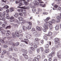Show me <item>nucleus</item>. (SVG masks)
<instances>
[{"label":"nucleus","mask_w":61,"mask_h":61,"mask_svg":"<svg viewBox=\"0 0 61 61\" xmlns=\"http://www.w3.org/2000/svg\"><path fill=\"white\" fill-rule=\"evenodd\" d=\"M15 34L17 37H19V35H18V31L16 30L15 32Z\"/></svg>","instance_id":"2eb2a0df"},{"label":"nucleus","mask_w":61,"mask_h":61,"mask_svg":"<svg viewBox=\"0 0 61 61\" xmlns=\"http://www.w3.org/2000/svg\"><path fill=\"white\" fill-rule=\"evenodd\" d=\"M58 10L59 11H61V8L60 7H59L58 8Z\"/></svg>","instance_id":"338daca9"},{"label":"nucleus","mask_w":61,"mask_h":61,"mask_svg":"<svg viewBox=\"0 0 61 61\" xmlns=\"http://www.w3.org/2000/svg\"><path fill=\"white\" fill-rule=\"evenodd\" d=\"M6 52H7V51L5 50H4V51H3L2 52V54H5L6 53Z\"/></svg>","instance_id":"72a5a7b5"},{"label":"nucleus","mask_w":61,"mask_h":61,"mask_svg":"<svg viewBox=\"0 0 61 61\" xmlns=\"http://www.w3.org/2000/svg\"><path fill=\"white\" fill-rule=\"evenodd\" d=\"M22 51V52H25L24 53V54H27V51H26L25 50L23 49Z\"/></svg>","instance_id":"a211bd4d"},{"label":"nucleus","mask_w":61,"mask_h":61,"mask_svg":"<svg viewBox=\"0 0 61 61\" xmlns=\"http://www.w3.org/2000/svg\"><path fill=\"white\" fill-rule=\"evenodd\" d=\"M22 13H24V12H26V9H24L23 10L22 9Z\"/></svg>","instance_id":"de8ad7c7"},{"label":"nucleus","mask_w":61,"mask_h":61,"mask_svg":"<svg viewBox=\"0 0 61 61\" xmlns=\"http://www.w3.org/2000/svg\"><path fill=\"white\" fill-rule=\"evenodd\" d=\"M18 19L20 21H23V18L21 17H18Z\"/></svg>","instance_id":"412c9836"},{"label":"nucleus","mask_w":61,"mask_h":61,"mask_svg":"<svg viewBox=\"0 0 61 61\" xmlns=\"http://www.w3.org/2000/svg\"><path fill=\"white\" fill-rule=\"evenodd\" d=\"M49 51V49H47L45 50V52L46 53H47Z\"/></svg>","instance_id":"6ab92c4d"},{"label":"nucleus","mask_w":61,"mask_h":61,"mask_svg":"<svg viewBox=\"0 0 61 61\" xmlns=\"http://www.w3.org/2000/svg\"><path fill=\"white\" fill-rule=\"evenodd\" d=\"M5 42L6 43V44L8 45V44H11V45H12L13 46H15V44L14 43H11V42H9L8 41H6Z\"/></svg>","instance_id":"1a4fd4ad"},{"label":"nucleus","mask_w":61,"mask_h":61,"mask_svg":"<svg viewBox=\"0 0 61 61\" xmlns=\"http://www.w3.org/2000/svg\"><path fill=\"white\" fill-rule=\"evenodd\" d=\"M31 37V36L29 34L28 35L26 36V38L28 39H30Z\"/></svg>","instance_id":"dca6fc26"},{"label":"nucleus","mask_w":61,"mask_h":61,"mask_svg":"<svg viewBox=\"0 0 61 61\" xmlns=\"http://www.w3.org/2000/svg\"><path fill=\"white\" fill-rule=\"evenodd\" d=\"M49 57H51L52 58V57H53V56L52 55V54H49Z\"/></svg>","instance_id":"79ce46f5"},{"label":"nucleus","mask_w":61,"mask_h":61,"mask_svg":"<svg viewBox=\"0 0 61 61\" xmlns=\"http://www.w3.org/2000/svg\"><path fill=\"white\" fill-rule=\"evenodd\" d=\"M24 40L25 41V43L26 44H28V43L27 42H29V41L27 39H24Z\"/></svg>","instance_id":"4be33fe9"},{"label":"nucleus","mask_w":61,"mask_h":61,"mask_svg":"<svg viewBox=\"0 0 61 61\" xmlns=\"http://www.w3.org/2000/svg\"><path fill=\"white\" fill-rule=\"evenodd\" d=\"M5 12H3V13H2L0 12V20H3L5 21Z\"/></svg>","instance_id":"f257e3e1"},{"label":"nucleus","mask_w":61,"mask_h":61,"mask_svg":"<svg viewBox=\"0 0 61 61\" xmlns=\"http://www.w3.org/2000/svg\"><path fill=\"white\" fill-rule=\"evenodd\" d=\"M32 10L34 12L36 11V9L35 8H33L32 9Z\"/></svg>","instance_id":"e433bc0d"},{"label":"nucleus","mask_w":61,"mask_h":61,"mask_svg":"<svg viewBox=\"0 0 61 61\" xmlns=\"http://www.w3.org/2000/svg\"><path fill=\"white\" fill-rule=\"evenodd\" d=\"M20 1H21V2H23V3H26H26L25 2V0H20Z\"/></svg>","instance_id":"4d7b16f0"},{"label":"nucleus","mask_w":61,"mask_h":61,"mask_svg":"<svg viewBox=\"0 0 61 61\" xmlns=\"http://www.w3.org/2000/svg\"><path fill=\"white\" fill-rule=\"evenodd\" d=\"M30 48L32 50V51H34L35 49L33 47H30Z\"/></svg>","instance_id":"a19ab883"},{"label":"nucleus","mask_w":61,"mask_h":61,"mask_svg":"<svg viewBox=\"0 0 61 61\" xmlns=\"http://www.w3.org/2000/svg\"><path fill=\"white\" fill-rule=\"evenodd\" d=\"M12 36L13 38H15V34H12Z\"/></svg>","instance_id":"6e6d98bb"},{"label":"nucleus","mask_w":61,"mask_h":61,"mask_svg":"<svg viewBox=\"0 0 61 61\" xmlns=\"http://www.w3.org/2000/svg\"><path fill=\"white\" fill-rule=\"evenodd\" d=\"M19 45V42H17L16 43V44H15V45H16V46H18V45Z\"/></svg>","instance_id":"680f3d73"},{"label":"nucleus","mask_w":61,"mask_h":61,"mask_svg":"<svg viewBox=\"0 0 61 61\" xmlns=\"http://www.w3.org/2000/svg\"><path fill=\"white\" fill-rule=\"evenodd\" d=\"M22 23V24H24V22H21V21H19L18 22V23L19 24H20V23Z\"/></svg>","instance_id":"c03bdc74"},{"label":"nucleus","mask_w":61,"mask_h":61,"mask_svg":"<svg viewBox=\"0 0 61 61\" xmlns=\"http://www.w3.org/2000/svg\"><path fill=\"white\" fill-rule=\"evenodd\" d=\"M6 32V30H3V32H2V34H4Z\"/></svg>","instance_id":"603ef678"},{"label":"nucleus","mask_w":61,"mask_h":61,"mask_svg":"<svg viewBox=\"0 0 61 61\" xmlns=\"http://www.w3.org/2000/svg\"><path fill=\"white\" fill-rule=\"evenodd\" d=\"M61 0H56V1L57 2L58 4H59L60 3V1Z\"/></svg>","instance_id":"49530a36"},{"label":"nucleus","mask_w":61,"mask_h":61,"mask_svg":"<svg viewBox=\"0 0 61 61\" xmlns=\"http://www.w3.org/2000/svg\"><path fill=\"white\" fill-rule=\"evenodd\" d=\"M26 54L23 53V55L24 56L25 58V59H27L28 58V56H27V55Z\"/></svg>","instance_id":"4468645a"},{"label":"nucleus","mask_w":61,"mask_h":61,"mask_svg":"<svg viewBox=\"0 0 61 61\" xmlns=\"http://www.w3.org/2000/svg\"><path fill=\"white\" fill-rule=\"evenodd\" d=\"M0 41L2 43H5V41L4 40H3L1 39H0Z\"/></svg>","instance_id":"473e14b6"},{"label":"nucleus","mask_w":61,"mask_h":61,"mask_svg":"<svg viewBox=\"0 0 61 61\" xmlns=\"http://www.w3.org/2000/svg\"><path fill=\"white\" fill-rule=\"evenodd\" d=\"M57 55L59 59H61V55H60V53H59V52H57Z\"/></svg>","instance_id":"ddd939ff"},{"label":"nucleus","mask_w":61,"mask_h":61,"mask_svg":"<svg viewBox=\"0 0 61 61\" xmlns=\"http://www.w3.org/2000/svg\"><path fill=\"white\" fill-rule=\"evenodd\" d=\"M23 29L24 30V31H25V30H26V28L27 27H26L25 26H23Z\"/></svg>","instance_id":"bb28decb"},{"label":"nucleus","mask_w":61,"mask_h":61,"mask_svg":"<svg viewBox=\"0 0 61 61\" xmlns=\"http://www.w3.org/2000/svg\"><path fill=\"white\" fill-rule=\"evenodd\" d=\"M30 45L31 46H34V48H36L37 47V46L35 43H31L30 44Z\"/></svg>","instance_id":"39448f33"},{"label":"nucleus","mask_w":61,"mask_h":61,"mask_svg":"<svg viewBox=\"0 0 61 61\" xmlns=\"http://www.w3.org/2000/svg\"><path fill=\"white\" fill-rule=\"evenodd\" d=\"M10 10L11 12H13L14 11V8L13 7H11L10 8Z\"/></svg>","instance_id":"aec40b11"},{"label":"nucleus","mask_w":61,"mask_h":61,"mask_svg":"<svg viewBox=\"0 0 61 61\" xmlns=\"http://www.w3.org/2000/svg\"><path fill=\"white\" fill-rule=\"evenodd\" d=\"M59 26L58 25H57L55 27V29L56 30H58V29H59Z\"/></svg>","instance_id":"5701e85b"},{"label":"nucleus","mask_w":61,"mask_h":61,"mask_svg":"<svg viewBox=\"0 0 61 61\" xmlns=\"http://www.w3.org/2000/svg\"><path fill=\"white\" fill-rule=\"evenodd\" d=\"M51 50L53 51H55L56 50V48L55 47H53L52 48Z\"/></svg>","instance_id":"2f4dec72"},{"label":"nucleus","mask_w":61,"mask_h":61,"mask_svg":"<svg viewBox=\"0 0 61 61\" xmlns=\"http://www.w3.org/2000/svg\"><path fill=\"white\" fill-rule=\"evenodd\" d=\"M9 51H12L13 50V48H10L9 49Z\"/></svg>","instance_id":"3c124183"},{"label":"nucleus","mask_w":61,"mask_h":61,"mask_svg":"<svg viewBox=\"0 0 61 61\" xmlns=\"http://www.w3.org/2000/svg\"><path fill=\"white\" fill-rule=\"evenodd\" d=\"M52 33L51 32H49L48 34H47V36H52Z\"/></svg>","instance_id":"cd10ccee"},{"label":"nucleus","mask_w":61,"mask_h":61,"mask_svg":"<svg viewBox=\"0 0 61 61\" xmlns=\"http://www.w3.org/2000/svg\"><path fill=\"white\" fill-rule=\"evenodd\" d=\"M33 4L31 6V7L32 8L34 7V6H36V5H38L39 4V3L37 2V1L35 0L33 2Z\"/></svg>","instance_id":"7ed1b4c3"},{"label":"nucleus","mask_w":61,"mask_h":61,"mask_svg":"<svg viewBox=\"0 0 61 61\" xmlns=\"http://www.w3.org/2000/svg\"><path fill=\"white\" fill-rule=\"evenodd\" d=\"M39 49L40 50L41 52H43L44 51V48H43L41 47H40L39 48Z\"/></svg>","instance_id":"a878e982"},{"label":"nucleus","mask_w":61,"mask_h":61,"mask_svg":"<svg viewBox=\"0 0 61 61\" xmlns=\"http://www.w3.org/2000/svg\"><path fill=\"white\" fill-rule=\"evenodd\" d=\"M35 39L36 41H39L40 40L39 39L37 38H36Z\"/></svg>","instance_id":"864d4df0"},{"label":"nucleus","mask_w":61,"mask_h":61,"mask_svg":"<svg viewBox=\"0 0 61 61\" xmlns=\"http://www.w3.org/2000/svg\"><path fill=\"white\" fill-rule=\"evenodd\" d=\"M46 57V56H45V55H42L41 56V58L42 59H44V58H45Z\"/></svg>","instance_id":"ea45409f"},{"label":"nucleus","mask_w":61,"mask_h":61,"mask_svg":"<svg viewBox=\"0 0 61 61\" xmlns=\"http://www.w3.org/2000/svg\"><path fill=\"white\" fill-rule=\"evenodd\" d=\"M7 0H1V1L2 2H4V3H6V2H7Z\"/></svg>","instance_id":"37998d69"},{"label":"nucleus","mask_w":61,"mask_h":61,"mask_svg":"<svg viewBox=\"0 0 61 61\" xmlns=\"http://www.w3.org/2000/svg\"><path fill=\"white\" fill-rule=\"evenodd\" d=\"M10 22H14V17L13 16H11L10 18Z\"/></svg>","instance_id":"9b49d317"},{"label":"nucleus","mask_w":61,"mask_h":61,"mask_svg":"<svg viewBox=\"0 0 61 61\" xmlns=\"http://www.w3.org/2000/svg\"><path fill=\"white\" fill-rule=\"evenodd\" d=\"M6 32H7L8 33H7L6 34V35L7 36H9V35H10L11 34V33L10 32V31L9 30H6Z\"/></svg>","instance_id":"0eeeda50"},{"label":"nucleus","mask_w":61,"mask_h":61,"mask_svg":"<svg viewBox=\"0 0 61 61\" xmlns=\"http://www.w3.org/2000/svg\"><path fill=\"white\" fill-rule=\"evenodd\" d=\"M19 15L20 16H23V13H19Z\"/></svg>","instance_id":"774afa93"},{"label":"nucleus","mask_w":61,"mask_h":61,"mask_svg":"<svg viewBox=\"0 0 61 61\" xmlns=\"http://www.w3.org/2000/svg\"><path fill=\"white\" fill-rule=\"evenodd\" d=\"M6 11L7 13H9V12H10V10H9L8 9L6 10Z\"/></svg>","instance_id":"09e8293b"},{"label":"nucleus","mask_w":61,"mask_h":61,"mask_svg":"<svg viewBox=\"0 0 61 61\" xmlns=\"http://www.w3.org/2000/svg\"><path fill=\"white\" fill-rule=\"evenodd\" d=\"M19 4V6H22V5H23L22 4V2H21V1H20Z\"/></svg>","instance_id":"c9c22d12"},{"label":"nucleus","mask_w":61,"mask_h":61,"mask_svg":"<svg viewBox=\"0 0 61 61\" xmlns=\"http://www.w3.org/2000/svg\"><path fill=\"white\" fill-rule=\"evenodd\" d=\"M7 25V24L6 22H4V24L2 25V26L3 28H5L6 27V25Z\"/></svg>","instance_id":"6e6552de"},{"label":"nucleus","mask_w":61,"mask_h":61,"mask_svg":"<svg viewBox=\"0 0 61 61\" xmlns=\"http://www.w3.org/2000/svg\"><path fill=\"white\" fill-rule=\"evenodd\" d=\"M51 22L53 23H56V21L54 19H53L51 20Z\"/></svg>","instance_id":"f704fd0d"},{"label":"nucleus","mask_w":61,"mask_h":61,"mask_svg":"<svg viewBox=\"0 0 61 61\" xmlns=\"http://www.w3.org/2000/svg\"><path fill=\"white\" fill-rule=\"evenodd\" d=\"M36 28L38 30H39V31H40L41 30V29H40V27L38 26H37L36 27Z\"/></svg>","instance_id":"c756f323"},{"label":"nucleus","mask_w":61,"mask_h":61,"mask_svg":"<svg viewBox=\"0 0 61 61\" xmlns=\"http://www.w3.org/2000/svg\"><path fill=\"white\" fill-rule=\"evenodd\" d=\"M45 46L46 48H48L49 47V45L48 44H46L45 45Z\"/></svg>","instance_id":"8fccbe9b"},{"label":"nucleus","mask_w":61,"mask_h":61,"mask_svg":"<svg viewBox=\"0 0 61 61\" xmlns=\"http://www.w3.org/2000/svg\"><path fill=\"white\" fill-rule=\"evenodd\" d=\"M59 41H58V39L57 38H55V42L56 44H57V43H59Z\"/></svg>","instance_id":"f8f14e48"},{"label":"nucleus","mask_w":61,"mask_h":61,"mask_svg":"<svg viewBox=\"0 0 61 61\" xmlns=\"http://www.w3.org/2000/svg\"><path fill=\"white\" fill-rule=\"evenodd\" d=\"M37 58L38 59H40L41 58V57L40 55H38L37 56Z\"/></svg>","instance_id":"bf43d9fd"},{"label":"nucleus","mask_w":61,"mask_h":61,"mask_svg":"<svg viewBox=\"0 0 61 61\" xmlns=\"http://www.w3.org/2000/svg\"><path fill=\"white\" fill-rule=\"evenodd\" d=\"M13 56H17V55L15 53H13Z\"/></svg>","instance_id":"5fc2aeb1"},{"label":"nucleus","mask_w":61,"mask_h":61,"mask_svg":"<svg viewBox=\"0 0 61 61\" xmlns=\"http://www.w3.org/2000/svg\"><path fill=\"white\" fill-rule=\"evenodd\" d=\"M3 47H4V48H7V47H8V46L6 45H4L3 46Z\"/></svg>","instance_id":"a18cd8bd"},{"label":"nucleus","mask_w":61,"mask_h":61,"mask_svg":"<svg viewBox=\"0 0 61 61\" xmlns=\"http://www.w3.org/2000/svg\"><path fill=\"white\" fill-rule=\"evenodd\" d=\"M18 11H19V12H23L22 9L20 8L18 10Z\"/></svg>","instance_id":"7c9ffc66"},{"label":"nucleus","mask_w":61,"mask_h":61,"mask_svg":"<svg viewBox=\"0 0 61 61\" xmlns=\"http://www.w3.org/2000/svg\"><path fill=\"white\" fill-rule=\"evenodd\" d=\"M18 13H15V14L14 15V16L15 17H16L17 18L18 17Z\"/></svg>","instance_id":"b1692460"},{"label":"nucleus","mask_w":61,"mask_h":61,"mask_svg":"<svg viewBox=\"0 0 61 61\" xmlns=\"http://www.w3.org/2000/svg\"><path fill=\"white\" fill-rule=\"evenodd\" d=\"M35 59L36 61H38V59L36 57L35 58Z\"/></svg>","instance_id":"13d9d810"},{"label":"nucleus","mask_w":61,"mask_h":61,"mask_svg":"<svg viewBox=\"0 0 61 61\" xmlns=\"http://www.w3.org/2000/svg\"><path fill=\"white\" fill-rule=\"evenodd\" d=\"M6 19H10V17L9 16H6Z\"/></svg>","instance_id":"69168bd1"},{"label":"nucleus","mask_w":61,"mask_h":61,"mask_svg":"<svg viewBox=\"0 0 61 61\" xmlns=\"http://www.w3.org/2000/svg\"><path fill=\"white\" fill-rule=\"evenodd\" d=\"M31 25H30L28 27H27V29L30 30L31 29Z\"/></svg>","instance_id":"393cba45"},{"label":"nucleus","mask_w":61,"mask_h":61,"mask_svg":"<svg viewBox=\"0 0 61 61\" xmlns=\"http://www.w3.org/2000/svg\"><path fill=\"white\" fill-rule=\"evenodd\" d=\"M35 43V44H36V45H40V43H39L38 41H36V42Z\"/></svg>","instance_id":"c85d7f7f"},{"label":"nucleus","mask_w":61,"mask_h":61,"mask_svg":"<svg viewBox=\"0 0 61 61\" xmlns=\"http://www.w3.org/2000/svg\"><path fill=\"white\" fill-rule=\"evenodd\" d=\"M20 0H16V1H15V2L16 4H19V2H20Z\"/></svg>","instance_id":"58836bf2"},{"label":"nucleus","mask_w":61,"mask_h":61,"mask_svg":"<svg viewBox=\"0 0 61 61\" xmlns=\"http://www.w3.org/2000/svg\"><path fill=\"white\" fill-rule=\"evenodd\" d=\"M25 8H26V9L28 10L29 9H30V8L28 6L26 7Z\"/></svg>","instance_id":"0e129e2a"},{"label":"nucleus","mask_w":61,"mask_h":61,"mask_svg":"<svg viewBox=\"0 0 61 61\" xmlns=\"http://www.w3.org/2000/svg\"><path fill=\"white\" fill-rule=\"evenodd\" d=\"M4 54H3V53H2V54H1V57L2 58H3V57H4Z\"/></svg>","instance_id":"e2e57ef3"},{"label":"nucleus","mask_w":61,"mask_h":61,"mask_svg":"<svg viewBox=\"0 0 61 61\" xmlns=\"http://www.w3.org/2000/svg\"><path fill=\"white\" fill-rule=\"evenodd\" d=\"M56 18L58 19H61V16H57Z\"/></svg>","instance_id":"4c0bfd02"},{"label":"nucleus","mask_w":61,"mask_h":61,"mask_svg":"<svg viewBox=\"0 0 61 61\" xmlns=\"http://www.w3.org/2000/svg\"><path fill=\"white\" fill-rule=\"evenodd\" d=\"M50 17H48L46 19H45L44 20L46 22V23L45 24H48V22L47 21H48L49 19H50Z\"/></svg>","instance_id":"9d476101"},{"label":"nucleus","mask_w":61,"mask_h":61,"mask_svg":"<svg viewBox=\"0 0 61 61\" xmlns=\"http://www.w3.org/2000/svg\"><path fill=\"white\" fill-rule=\"evenodd\" d=\"M44 25H45L44 27V29H43V31L44 32H45L46 31V30H47L48 29V24H44Z\"/></svg>","instance_id":"f03ea898"},{"label":"nucleus","mask_w":61,"mask_h":61,"mask_svg":"<svg viewBox=\"0 0 61 61\" xmlns=\"http://www.w3.org/2000/svg\"><path fill=\"white\" fill-rule=\"evenodd\" d=\"M38 11L39 12H41V11H42V9H39L38 10Z\"/></svg>","instance_id":"052dcab7"},{"label":"nucleus","mask_w":61,"mask_h":61,"mask_svg":"<svg viewBox=\"0 0 61 61\" xmlns=\"http://www.w3.org/2000/svg\"><path fill=\"white\" fill-rule=\"evenodd\" d=\"M9 6L7 5H5L4 7V9H6L9 8Z\"/></svg>","instance_id":"f3484780"},{"label":"nucleus","mask_w":61,"mask_h":61,"mask_svg":"<svg viewBox=\"0 0 61 61\" xmlns=\"http://www.w3.org/2000/svg\"><path fill=\"white\" fill-rule=\"evenodd\" d=\"M49 24H50L49 25V27H50V30H51V29L52 28V24L53 23L51 21H49Z\"/></svg>","instance_id":"423d86ee"},{"label":"nucleus","mask_w":61,"mask_h":61,"mask_svg":"<svg viewBox=\"0 0 61 61\" xmlns=\"http://www.w3.org/2000/svg\"><path fill=\"white\" fill-rule=\"evenodd\" d=\"M33 35L34 36H37V37H38V36H41L40 34H39L36 32V31L33 32Z\"/></svg>","instance_id":"20e7f679"}]
</instances>
